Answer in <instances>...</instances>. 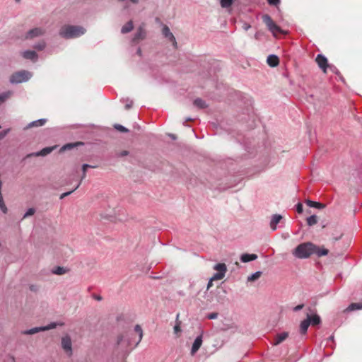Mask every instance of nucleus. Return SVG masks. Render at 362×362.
<instances>
[{
    "label": "nucleus",
    "mask_w": 362,
    "mask_h": 362,
    "mask_svg": "<svg viewBox=\"0 0 362 362\" xmlns=\"http://www.w3.org/2000/svg\"><path fill=\"white\" fill-rule=\"evenodd\" d=\"M262 275V272H257L254 274H252L251 276H248L247 277V281H254L257 279H258Z\"/></svg>",
    "instance_id": "7c9ffc66"
},
{
    "label": "nucleus",
    "mask_w": 362,
    "mask_h": 362,
    "mask_svg": "<svg viewBox=\"0 0 362 362\" xmlns=\"http://www.w3.org/2000/svg\"><path fill=\"white\" fill-rule=\"evenodd\" d=\"M180 324H181L180 322H176V325L174 327V332L175 334H178L179 332H181Z\"/></svg>",
    "instance_id": "4c0bfd02"
},
{
    "label": "nucleus",
    "mask_w": 362,
    "mask_h": 362,
    "mask_svg": "<svg viewBox=\"0 0 362 362\" xmlns=\"http://www.w3.org/2000/svg\"><path fill=\"white\" fill-rule=\"evenodd\" d=\"M306 320H308L310 322V325L313 326L317 325L321 322L320 316L316 314L313 315H310L308 314Z\"/></svg>",
    "instance_id": "6ab92c4d"
},
{
    "label": "nucleus",
    "mask_w": 362,
    "mask_h": 362,
    "mask_svg": "<svg viewBox=\"0 0 362 362\" xmlns=\"http://www.w3.org/2000/svg\"><path fill=\"white\" fill-rule=\"evenodd\" d=\"M126 109H129L131 107L130 105H125Z\"/></svg>",
    "instance_id": "3c124183"
},
{
    "label": "nucleus",
    "mask_w": 362,
    "mask_h": 362,
    "mask_svg": "<svg viewBox=\"0 0 362 362\" xmlns=\"http://www.w3.org/2000/svg\"><path fill=\"white\" fill-rule=\"evenodd\" d=\"M133 4H137L139 0H130Z\"/></svg>",
    "instance_id": "8fccbe9b"
},
{
    "label": "nucleus",
    "mask_w": 362,
    "mask_h": 362,
    "mask_svg": "<svg viewBox=\"0 0 362 362\" xmlns=\"http://www.w3.org/2000/svg\"><path fill=\"white\" fill-rule=\"evenodd\" d=\"M8 132V129L0 132V140L2 139L7 134Z\"/></svg>",
    "instance_id": "a18cd8bd"
},
{
    "label": "nucleus",
    "mask_w": 362,
    "mask_h": 362,
    "mask_svg": "<svg viewBox=\"0 0 362 362\" xmlns=\"http://www.w3.org/2000/svg\"><path fill=\"white\" fill-rule=\"evenodd\" d=\"M310 326V322L306 319L301 322L300 325V332L302 334H305Z\"/></svg>",
    "instance_id": "5701e85b"
},
{
    "label": "nucleus",
    "mask_w": 362,
    "mask_h": 362,
    "mask_svg": "<svg viewBox=\"0 0 362 362\" xmlns=\"http://www.w3.org/2000/svg\"><path fill=\"white\" fill-rule=\"evenodd\" d=\"M61 346L64 351L71 356L73 354L72 341L71 337L69 334H65L62 337Z\"/></svg>",
    "instance_id": "423d86ee"
},
{
    "label": "nucleus",
    "mask_w": 362,
    "mask_h": 362,
    "mask_svg": "<svg viewBox=\"0 0 362 362\" xmlns=\"http://www.w3.org/2000/svg\"><path fill=\"white\" fill-rule=\"evenodd\" d=\"M134 332L139 334L137 341L133 340L131 334L129 333L119 334L117 337V346H121L125 349H132L139 345L143 338V330L139 325H136L134 327Z\"/></svg>",
    "instance_id": "f03ea898"
},
{
    "label": "nucleus",
    "mask_w": 362,
    "mask_h": 362,
    "mask_svg": "<svg viewBox=\"0 0 362 362\" xmlns=\"http://www.w3.org/2000/svg\"><path fill=\"white\" fill-rule=\"evenodd\" d=\"M267 62L271 67H275L279 65V59L276 55L271 54L267 57Z\"/></svg>",
    "instance_id": "a211bd4d"
},
{
    "label": "nucleus",
    "mask_w": 362,
    "mask_h": 362,
    "mask_svg": "<svg viewBox=\"0 0 362 362\" xmlns=\"http://www.w3.org/2000/svg\"><path fill=\"white\" fill-rule=\"evenodd\" d=\"M35 212V210L34 208H30L27 212L24 214L23 218H26L28 216H33Z\"/></svg>",
    "instance_id": "c9c22d12"
},
{
    "label": "nucleus",
    "mask_w": 362,
    "mask_h": 362,
    "mask_svg": "<svg viewBox=\"0 0 362 362\" xmlns=\"http://www.w3.org/2000/svg\"><path fill=\"white\" fill-rule=\"evenodd\" d=\"M202 344V335H199L198 336L193 344H192V349H191V355H194L197 351L200 349L201 346Z\"/></svg>",
    "instance_id": "ddd939ff"
},
{
    "label": "nucleus",
    "mask_w": 362,
    "mask_h": 362,
    "mask_svg": "<svg viewBox=\"0 0 362 362\" xmlns=\"http://www.w3.org/2000/svg\"><path fill=\"white\" fill-rule=\"evenodd\" d=\"M288 337V332H284L280 334H278L274 339L272 342V345L277 346L285 341Z\"/></svg>",
    "instance_id": "f8f14e48"
},
{
    "label": "nucleus",
    "mask_w": 362,
    "mask_h": 362,
    "mask_svg": "<svg viewBox=\"0 0 362 362\" xmlns=\"http://www.w3.org/2000/svg\"><path fill=\"white\" fill-rule=\"evenodd\" d=\"M218 316V314L216 313H210L209 315H208V318L209 319H216Z\"/></svg>",
    "instance_id": "c03bdc74"
},
{
    "label": "nucleus",
    "mask_w": 362,
    "mask_h": 362,
    "mask_svg": "<svg viewBox=\"0 0 362 362\" xmlns=\"http://www.w3.org/2000/svg\"><path fill=\"white\" fill-rule=\"evenodd\" d=\"M305 204L310 207L317 208L320 209H324L325 207V205L324 204L311 201L310 199H307L305 201Z\"/></svg>",
    "instance_id": "aec40b11"
},
{
    "label": "nucleus",
    "mask_w": 362,
    "mask_h": 362,
    "mask_svg": "<svg viewBox=\"0 0 362 362\" xmlns=\"http://www.w3.org/2000/svg\"><path fill=\"white\" fill-rule=\"evenodd\" d=\"M75 190L72 189L71 191H69V192H64V193H62L61 195H60V199H64V197L70 195L73 192H74Z\"/></svg>",
    "instance_id": "ea45409f"
},
{
    "label": "nucleus",
    "mask_w": 362,
    "mask_h": 362,
    "mask_svg": "<svg viewBox=\"0 0 362 362\" xmlns=\"http://www.w3.org/2000/svg\"><path fill=\"white\" fill-rule=\"evenodd\" d=\"M46 119H38V120H36V121H34L32 123H30L29 124V127H40V126H43L45 123H46Z\"/></svg>",
    "instance_id": "cd10ccee"
},
{
    "label": "nucleus",
    "mask_w": 362,
    "mask_h": 362,
    "mask_svg": "<svg viewBox=\"0 0 362 362\" xmlns=\"http://www.w3.org/2000/svg\"><path fill=\"white\" fill-rule=\"evenodd\" d=\"M46 47V43L44 41L40 42L35 45L34 48L37 50H42Z\"/></svg>",
    "instance_id": "72a5a7b5"
},
{
    "label": "nucleus",
    "mask_w": 362,
    "mask_h": 362,
    "mask_svg": "<svg viewBox=\"0 0 362 362\" xmlns=\"http://www.w3.org/2000/svg\"><path fill=\"white\" fill-rule=\"evenodd\" d=\"M361 308H362V302H360V303H353L350 304L346 310L349 311H353V310H359Z\"/></svg>",
    "instance_id": "bb28decb"
},
{
    "label": "nucleus",
    "mask_w": 362,
    "mask_h": 362,
    "mask_svg": "<svg viewBox=\"0 0 362 362\" xmlns=\"http://www.w3.org/2000/svg\"><path fill=\"white\" fill-rule=\"evenodd\" d=\"M45 33V30L42 28H35L30 30L25 35V39H33L36 37H40Z\"/></svg>",
    "instance_id": "1a4fd4ad"
},
{
    "label": "nucleus",
    "mask_w": 362,
    "mask_h": 362,
    "mask_svg": "<svg viewBox=\"0 0 362 362\" xmlns=\"http://www.w3.org/2000/svg\"><path fill=\"white\" fill-rule=\"evenodd\" d=\"M296 211L298 214H301L303 212V205L301 203H298L296 205Z\"/></svg>",
    "instance_id": "a19ab883"
},
{
    "label": "nucleus",
    "mask_w": 362,
    "mask_h": 362,
    "mask_svg": "<svg viewBox=\"0 0 362 362\" xmlns=\"http://www.w3.org/2000/svg\"><path fill=\"white\" fill-rule=\"evenodd\" d=\"M89 168H95V166L90 165H88V164H83L82 165V176L81 177L80 181L77 184V185L74 187V190L77 189L79 187V186L81 185L83 180L86 178V171H87V169Z\"/></svg>",
    "instance_id": "dca6fc26"
},
{
    "label": "nucleus",
    "mask_w": 362,
    "mask_h": 362,
    "mask_svg": "<svg viewBox=\"0 0 362 362\" xmlns=\"http://www.w3.org/2000/svg\"><path fill=\"white\" fill-rule=\"evenodd\" d=\"M53 274L62 275L66 272V269L62 267H57L53 271Z\"/></svg>",
    "instance_id": "c756f323"
},
{
    "label": "nucleus",
    "mask_w": 362,
    "mask_h": 362,
    "mask_svg": "<svg viewBox=\"0 0 362 362\" xmlns=\"http://www.w3.org/2000/svg\"><path fill=\"white\" fill-rule=\"evenodd\" d=\"M86 30L81 26L65 25L59 30V35L66 39L75 38L84 34Z\"/></svg>",
    "instance_id": "7ed1b4c3"
},
{
    "label": "nucleus",
    "mask_w": 362,
    "mask_h": 362,
    "mask_svg": "<svg viewBox=\"0 0 362 362\" xmlns=\"http://www.w3.org/2000/svg\"><path fill=\"white\" fill-rule=\"evenodd\" d=\"M138 54H141V49L138 50Z\"/></svg>",
    "instance_id": "864d4df0"
},
{
    "label": "nucleus",
    "mask_w": 362,
    "mask_h": 362,
    "mask_svg": "<svg viewBox=\"0 0 362 362\" xmlns=\"http://www.w3.org/2000/svg\"><path fill=\"white\" fill-rule=\"evenodd\" d=\"M303 306H304V305H303V304L298 305L297 306H296V307L294 308V309H293V310H294L295 311H298V310H301V309L303 308Z\"/></svg>",
    "instance_id": "de8ad7c7"
},
{
    "label": "nucleus",
    "mask_w": 362,
    "mask_h": 362,
    "mask_svg": "<svg viewBox=\"0 0 362 362\" xmlns=\"http://www.w3.org/2000/svg\"><path fill=\"white\" fill-rule=\"evenodd\" d=\"M32 76V74L25 70H21L13 73L9 78L11 83H20L29 80Z\"/></svg>",
    "instance_id": "20e7f679"
},
{
    "label": "nucleus",
    "mask_w": 362,
    "mask_h": 362,
    "mask_svg": "<svg viewBox=\"0 0 362 362\" xmlns=\"http://www.w3.org/2000/svg\"><path fill=\"white\" fill-rule=\"evenodd\" d=\"M329 253V250L324 247H319L313 243L307 242L298 245L292 252V254L298 259H306L312 255L320 257Z\"/></svg>",
    "instance_id": "f257e3e1"
},
{
    "label": "nucleus",
    "mask_w": 362,
    "mask_h": 362,
    "mask_svg": "<svg viewBox=\"0 0 362 362\" xmlns=\"http://www.w3.org/2000/svg\"><path fill=\"white\" fill-rule=\"evenodd\" d=\"M29 288L31 291H33V292H37L38 290V287L36 285H30Z\"/></svg>",
    "instance_id": "37998d69"
},
{
    "label": "nucleus",
    "mask_w": 362,
    "mask_h": 362,
    "mask_svg": "<svg viewBox=\"0 0 362 362\" xmlns=\"http://www.w3.org/2000/svg\"><path fill=\"white\" fill-rule=\"evenodd\" d=\"M41 331H44L43 327H34V328L25 330V331L23 332V334H26V335L34 334H36Z\"/></svg>",
    "instance_id": "a878e982"
},
{
    "label": "nucleus",
    "mask_w": 362,
    "mask_h": 362,
    "mask_svg": "<svg viewBox=\"0 0 362 362\" xmlns=\"http://www.w3.org/2000/svg\"><path fill=\"white\" fill-rule=\"evenodd\" d=\"M171 138L173 139H176V136L173 134H171L170 135Z\"/></svg>",
    "instance_id": "603ef678"
},
{
    "label": "nucleus",
    "mask_w": 362,
    "mask_h": 362,
    "mask_svg": "<svg viewBox=\"0 0 362 362\" xmlns=\"http://www.w3.org/2000/svg\"><path fill=\"white\" fill-rule=\"evenodd\" d=\"M54 148H55L54 146V147H46V148H44L40 151H38L37 153H31V154L28 155V157H30V156H47L49 153H50L54 149Z\"/></svg>",
    "instance_id": "4468645a"
},
{
    "label": "nucleus",
    "mask_w": 362,
    "mask_h": 362,
    "mask_svg": "<svg viewBox=\"0 0 362 362\" xmlns=\"http://www.w3.org/2000/svg\"><path fill=\"white\" fill-rule=\"evenodd\" d=\"M13 95V92L8 90L0 93V105L4 103L7 99H8Z\"/></svg>",
    "instance_id": "b1692460"
},
{
    "label": "nucleus",
    "mask_w": 362,
    "mask_h": 362,
    "mask_svg": "<svg viewBox=\"0 0 362 362\" xmlns=\"http://www.w3.org/2000/svg\"><path fill=\"white\" fill-rule=\"evenodd\" d=\"M282 218V216L279 214H274L272 216V220L270 221V228H272V230H276V225L281 221Z\"/></svg>",
    "instance_id": "f3484780"
},
{
    "label": "nucleus",
    "mask_w": 362,
    "mask_h": 362,
    "mask_svg": "<svg viewBox=\"0 0 362 362\" xmlns=\"http://www.w3.org/2000/svg\"><path fill=\"white\" fill-rule=\"evenodd\" d=\"M257 258V255L255 254H243L240 259L243 262H247L250 261L255 260Z\"/></svg>",
    "instance_id": "4be33fe9"
},
{
    "label": "nucleus",
    "mask_w": 362,
    "mask_h": 362,
    "mask_svg": "<svg viewBox=\"0 0 362 362\" xmlns=\"http://www.w3.org/2000/svg\"><path fill=\"white\" fill-rule=\"evenodd\" d=\"M128 154H129V151H122L119 153H118L117 156L119 157H123V156H127Z\"/></svg>",
    "instance_id": "79ce46f5"
},
{
    "label": "nucleus",
    "mask_w": 362,
    "mask_h": 362,
    "mask_svg": "<svg viewBox=\"0 0 362 362\" xmlns=\"http://www.w3.org/2000/svg\"><path fill=\"white\" fill-rule=\"evenodd\" d=\"M97 299H98V300H100V299H101V297H97Z\"/></svg>",
    "instance_id": "5fc2aeb1"
},
{
    "label": "nucleus",
    "mask_w": 362,
    "mask_h": 362,
    "mask_svg": "<svg viewBox=\"0 0 362 362\" xmlns=\"http://www.w3.org/2000/svg\"><path fill=\"white\" fill-rule=\"evenodd\" d=\"M269 4L272 6H277L280 3V0H267Z\"/></svg>",
    "instance_id": "58836bf2"
},
{
    "label": "nucleus",
    "mask_w": 362,
    "mask_h": 362,
    "mask_svg": "<svg viewBox=\"0 0 362 362\" xmlns=\"http://www.w3.org/2000/svg\"><path fill=\"white\" fill-rule=\"evenodd\" d=\"M23 58L36 62L37 59V54L35 51L28 50L22 53Z\"/></svg>",
    "instance_id": "2eb2a0df"
},
{
    "label": "nucleus",
    "mask_w": 362,
    "mask_h": 362,
    "mask_svg": "<svg viewBox=\"0 0 362 362\" xmlns=\"http://www.w3.org/2000/svg\"><path fill=\"white\" fill-rule=\"evenodd\" d=\"M162 33L166 38H168L170 42H172L174 47L177 48V42H176L175 37L173 35V34L170 32L168 26H167V25L163 26V28L162 29Z\"/></svg>",
    "instance_id": "9b49d317"
},
{
    "label": "nucleus",
    "mask_w": 362,
    "mask_h": 362,
    "mask_svg": "<svg viewBox=\"0 0 362 362\" xmlns=\"http://www.w3.org/2000/svg\"><path fill=\"white\" fill-rule=\"evenodd\" d=\"M262 21L267 28L272 33L274 36L276 37L278 34H283L284 32L278 26L268 14L262 16Z\"/></svg>",
    "instance_id": "39448f33"
},
{
    "label": "nucleus",
    "mask_w": 362,
    "mask_h": 362,
    "mask_svg": "<svg viewBox=\"0 0 362 362\" xmlns=\"http://www.w3.org/2000/svg\"><path fill=\"white\" fill-rule=\"evenodd\" d=\"M57 325L55 322L50 323L49 325L43 327L44 331L54 329V328H56Z\"/></svg>",
    "instance_id": "e433bc0d"
},
{
    "label": "nucleus",
    "mask_w": 362,
    "mask_h": 362,
    "mask_svg": "<svg viewBox=\"0 0 362 362\" xmlns=\"http://www.w3.org/2000/svg\"><path fill=\"white\" fill-rule=\"evenodd\" d=\"M214 269L216 270L218 272L214 274L212 276V280H221L225 277L226 273L227 272V267L226 264H216L214 267Z\"/></svg>",
    "instance_id": "0eeeda50"
},
{
    "label": "nucleus",
    "mask_w": 362,
    "mask_h": 362,
    "mask_svg": "<svg viewBox=\"0 0 362 362\" xmlns=\"http://www.w3.org/2000/svg\"><path fill=\"white\" fill-rule=\"evenodd\" d=\"M194 105L199 109H204L207 107V105L204 100L201 98H197L194 100Z\"/></svg>",
    "instance_id": "393cba45"
},
{
    "label": "nucleus",
    "mask_w": 362,
    "mask_h": 362,
    "mask_svg": "<svg viewBox=\"0 0 362 362\" xmlns=\"http://www.w3.org/2000/svg\"><path fill=\"white\" fill-rule=\"evenodd\" d=\"M115 129L121 132H128L129 130L121 124H116L114 125Z\"/></svg>",
    "instance_id": "f704fd0d"
},
{
    "label": "nucleus",
    "mask_w": 362,
    "mask_h": 362,
    "mask_svg": "<svg viewBox=\"0 0 362 362\" xmlns=\"http://www.w3.org/2000/svg\"><path fill=\"white\" fill-rule=\"evenodd\" d=\"M234 0H221V5L223 8L230 7Z\"/></svg>",
    "instance_id": "473e14b6"
},
{
    "label": "nucleus",
    "mask_w": 362,
    "mask_h": 362,
    "mask_svg": "<svg viewBox=\"0 0 362 362\" xmlns=\"http://www.w3.org/2000/svg\"><path fill=\"white\" fill-rule=\"evenodd\" d=\"M250 27V25L247 23H244L243 25V28L245 30H247Z\"/></svg>",
    "instance_id": "09e8293b"
},
{
    "label": "nucleus",
    "mask_w": 362,
    "mask_h": 362,
    "mask_svg": "<svg viewBox=\"0 0 362 362\" xmlns=\"http://www.w3.org/2000/svg\"><path fill=\"white\" fill-rule=\"evenodd\" d=\"M214 280H212V277L209 279L208 284H207V289H209L213 286V281Z\"/></svg>",
    "instance_id": "49530a36"
},
{
    "label": "nucleus",
    "mask_w": 362,
    "mask_h": 362,
    "mask_svg": "<svg viewBox=\"0 0 362 362\" xmlns=\"http://www.w3.org/2000/svg\"><path fill=\"white\" fill-rule=\"evenodd\" d=\"M81 144V143H76V144H71V143H70V144H66V145L63 146L62 147V148H61V150H60V151H66V150L71 149V148H73L74 146H77V145H78V144Z\"/></svg>",
    "instance_id": "2f4dec72"
},
{
    "label": "nucleus",
    "mask_w": 362,
    "mask_h": 362,
    "mask_svg": "<svg viewBox=\"0 0 362 362\" xmlns=\"http://www.w3.org/2000/svg\"><path fill=\"white\" fill-rule=\"evenodd\" d=\"M145 24L142 23L137 29L136 33H135L132 42L134 43H137L140 40H143L146 38V31L145 30Z\"/></svg>",
    "instance_id": "6e6552de"
},
{
    "label": "nucleus",
    "mask_w": 362,
    "mask_h": 362,
    "mask_svg": "<svg viewBox=\"0 0 362 362\" xmlns=\"http://www.w3.org/2000/svg\"><path fill=\"white\" fill-rule=\"evenodd\" d=\"M315 62L318 66L322 70V71L326 73L327 68L328 67L327 59L322 54H317L315 58Z\"/></svg>",
    "instance_id": "9d476101"
},
{
    "label": "nucleus",
    "mask_w": 362,
    "mask_h": 362,
    "mask_svg": "<svg viewBox=\"0 0 362 362\" xmlns=\"http://www.w3.org/2000/svg\"><path fill=\"white\" fill-rule=\"evenodd\" d=\"M134 28V25L132 21H128L124 25L122 26L121 29V33L123 34L128 33L131 32Z\"/></svg>",
    "instance_id": "412c9836"
},
{
    "label": "nucleus",
    "mask_w": 362,
    "mask_h": 362,
    "mask_svg": "<svg viewBox=\"0 0 362 362\" xmlns=\"http://www.w3.org/2000/svg\"><path fill=\"white\" fill-rule=\"evenodd\" d=\"M317 223V217L315 215L310 216L307 218V223L312 226Z\"/></svg>",
    "instance_id": "c85d7f7f"
}]
</instances>
